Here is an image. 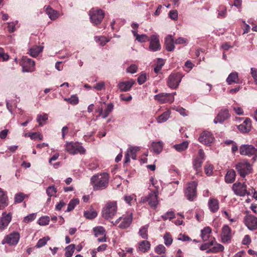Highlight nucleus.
Listing matches in <instances>:
<instances>
[{"instance_id":"f257e3e1","label":"nucleus","mask_w":257,"mask_h":257,"mask_svg":"<svg viewBox=\"0 0 257 257\" xmlns=\"http://www.w3.org/2000/svg\"><path fill=\"white\" fill-rule=\"evenodd\" d=\"M109 180V175L107 173L95 174L90 178V184L94 191H100L106 189Z\"/></svg>"},{"instance_id":"f03ea898","label":"nucleus","mask_w":257,"mask_h":257,"mask_svg":"<svg viewBox=\"0 0 257 257\" xmlns=\"http://www.w3.org/2000/svg\"><path fill=\"white\" fill-rule=\"evenodd\" d=\"M117 211V203L116 201H110L107 203L102 210L103 216L108 219L112 218Z\"/></svg>"},{"instance_id":"7ed1b4c3","label":"nucleus","mask_w":257,"mask_h":257,"mask_svg":"<svg viewBox=\"0 0 257 257\" xmlns=\"http://www.w3.org/2000/svg\"><path fill=\"white\" fill-rule=\"evenodd\" d=\"M235 169L241 177H245L247 175L251 173L252 167L246 160H243L236 164Z\"/></svg>"},{"instance_id":"20e7f679","label":"nucleus","mask_w":257,"mask_h":257,"mask_svg":"<svg viewBox=\"0 0 257 257\" xmlns=\"http://www.w3.org/2000/svg\"><path fill=\"white\" fill-rule=\"evenodd\" d=\"M65 150L71 155L85 154V149L78 143L67 142L65 144Z\"/></svg>"},{"instance_id":"39448f33","label":"nucleus","mask_w":257,"mask_h":257,"mask_svg":"<svg viewBox=\"0 0 257 257\" xmlns=\"http://www.w3.org/2000/svg\"><path fill=\"white\" fill-rule=\"evenodd\" d=\"M158 196V191L154 190L150 192L147 196L142 197L141 202L142 203L148 202L151 207L156 209L159 203Z\"/></svg>"},{"instance_id":"423d86ee","label":"nucleus","mask_w":257,"mask_h":257,"mask_svg":"<svg viewBox=\"0 0 257 257\" xmlns=\"http://www.w3.org/2000/svg\"><path fill=\"white\" fill-rule=\"evenodd\" d=\"M89 16L91 23L94 25H97L102 21L104 13L100 9L93 8L89 11Z\"/></svg>"},{"instance_id":"0eeeda50","label":"nucleus","mask_w":257,"mask_h":257,"mask_svg":"<svg viewBox=\"0 0 257 257\" xmlns=\"http://www.w3.org/2000/svg\"><path fill=\"white\" fill-rule=\"evenodd\" d=\"M197 186V182L195 181H192L188 183L187 187L185 190V196L190 201H193L196 197Z\"/></svg>"},{"instance_id":"6e6552de","label":"nucleus","mask_w":257,"mask_h":257,"mask_svg":"<svg viewBox=\"0 0 257 257\" xmlns=\"http://www.w3.org/2000/svg\"><path fill=\"white\" fill-rule=\"evenodd\" d=\"M21 65L24 72H33L35 69V63L34 61L27 57H23L22 59Z\"/></svg>"},{"instance_id":"1a4fd4ad","label":"nucleus","mask_w":257,"mask_h":257,"mask_svg":"<svg viewBox=\"0 0 257 257\" xmlns=\"http://www.w3.org/2000/svg\"><path fill=\"white\" fill-rule=\"evenodd\" d=\"M182 78V76L180 73L171 74L168 78V86L172 89L177 88L181 82Z\"/></svg>"},{"instance_id":"9d476101","label":"nucleus","mask_w":257,"mask_h":257,"mask_svg":"<svg viewBox=\"0 0 257 257\" xmlns=\"http://www.w3.org/2000/svg\"><path fill=\"white\" fill-rule=\"evenodd\" d=\"M20 237V235L18 232H13L5 237L2 240V243L3 244L7 243L10 245H16L18 244Z\"/></svg>"},{"instance_id":"9b49d317","label":"nucleus","mask_w":257,"mask_h":257,"mask_svg":"<svg viewBox=\"0 0 257 257\" xmlns=\"http://www.w3.org/2000/svg\"><path fill=\"white\" fill-rule=\"evenodd\" d=\"M232 188L234 194L237 196L243 197L246 194H250L247 192V186L244 184L236 182L233 185Z\"/></svg>"},{"instance_id":"f8f14e48","label":"nucleus","mask_w":257,"mask_h":257,"mask_svg":"<svg viewBox=\"0 0 257 257\" xmlns=\"http://www.w3.org/2000/svg\"><path fill=\"white\" fill-rule=\"evenodd\" d=\"M154 99L160 103H171L174 101L173 94L168 93H160L154 96Z\"/></svg>"},{"instance_id":"ddd939ff","label":"nucleus","mask_w":257,"mask_h":257,"mask_svg":"<svg viewBox=\"0 0 257 257\" xmlns=\"http://www.w3.org/2000/svg\"><path fill=\"white\" fill-rule=\"evenodd\" d=\"M239 153L241 155L251 156L256 154L257 150L252 145H242L239 147Z\"/></svg>"},{"instance_id":"4468645a","label":"nucleus","mask_w":257,"mask_h":257,"mask_svg":"<svg viewBox=\"0 0 257 257\" xmlns=\"http://www.w3.org/2000/svg\"><path fill=\"white\" fill-rule=\"evenodd\" d=\"M148 41H150L149 49L150 51L156 52L161 49V47L158 35H152Z\"/></svg>"},{"instance_id":"2eb2a0df","label":"nucleus","mask_w":257,"mask_h":257,"mask_svg":"<svg viewBox=\"0 0 257 257\" xmlns=\"http://www.w3.org/2000/svg\"><path fill=\"white\" fill-rule=\"evenodd\" d=\"M140 150V147L129 146L125 156L124 163H128L131 158L133 160L136 159V153Z\"/></svg>"},{"instance_id":"dca6fc26","label":"nucleus","mask_w":257,"mask_h":257,"mask_svg":"<svg viewBox=\"0 0 257 257\" xmlns=\"http://www.w3.org/2000/svg\"><path fill=\"white\" fill-rule=\"evenodd\" d=\"M244 223L250 230L257 229V218L252 215H247L244 218Z\"/></svg>"},{"instance_id":"f3484780","label":"nucleus","mask_w":257,"mask_h":257,"mask_svg":"<svg viewBox=\"0 0 257 257\" xmlns=\"http://www.w3.org/2000/svg\"><path fill=\"white\" fill-rule=\"evenodd\" d=\"M221 241L223 243H229L230 242L232 234L231 229L227 225H224L221 230Z\"/></svg>"},{"instance_id":"a211bd4d","label":"nucleus","mask_w":257,"mask_h":257,"mask_svg":"<svg viewBox=\"0 0 257 257\" xmlns=\"http://www.w3.org/2000/svg\"><path fill=\"white\" fill-rule=\"evenodd\" d=\"M199 141L206 145H210L214 141V137L209 132H202L198 138Z\"/></svg>"},{"instance_id":"6ab92c4d","label":"nucleus","mask_w":257,"mask_h":257,"mask_svg":"<svg viewBox=\"0 0 257 257\" xmlns=\"http://www.w3.org/2000/svg\"><path fill=\"white\" fill-rule=\"evenodd\" d=\"M12 220V213L3 212L0 217V229H5Z\"/></svg>"},{"instance_id":"aec40b11","label":"nucleus","mask_w":257,"mask_h":257,"mask_svg":"<svg viewBox=\"0 0 257 257\" xmlns=\"http://www.w3.org/2000/svg\"><path fill=\"white\" fill-rule=\"evenodd\" d=\"M230 116V115L228 109H222L214 118L213 121L215 123H222L225 120L229 118Z\"/></svg>"},{"instance_id":"412c9836","label":"nucleus","mask_w":257,"mask_h":257,"mask_svg":"<svg viewBox=\"0 0 257 257\" xmlns=\"http://www.w3.org/2000/svg\"><path fill=\"white\" fill-rule=\"evenodd\" d=\"M44 9L48 15L49 18L52 21H55L60 16L59 12L53 9L49 6H45Z\"/></svg>"},{"instance_id":"4be33fe9","label":"nucleus","mask_w":257,"mask_h":257,"mask_svg":"<svg viewBox=\"0 0 257 257\" xmlns=\"http://www.w3.org/2000/svg\"><path fill=\"white\" fill-rule=\"evenodd\" d=\"M135 82V81L133 79H130L125 81H121L118 83L117 87L120 91H128L132 87Z\"/></svg>"},{"instance_id":"5701e85b","label":"nucleus","mask_w":257,"mask_h":257,"mask_svg":"<svg viewBox=\"0 0 257 257\" xmlns=\"http://www.w3.org/2000/svg\"><path fill=\"white\" fill-rule=\"evenodd\" d=\"M121 217V222L118 225V227L120 229H125L128 227L133 220V214L131 213Z\"/></svg>"},{"instance_id":"b1692460","label":"nucleus","mask_w":257,"mask_h":257,"mask_svg":"<svg viewBox=\"0 0 257 257\" xmlns=\"http://www.w3.org/2000/svg\"><path fill=\"white\" fill-rule=\"evenodd\" d=\"M251 128V120L249 118H245L243 123L237 126V128L242 133H248Z\"/></svg>"},{"instance_id":"393cba45","label":"nucleus","mask_w":257,"mask_h":257,"mask_svg":"<svg viewBox=\"0 0 257 257\" xmlns=\"http://www.w3.org/2000/svg\"><path fill=\"white\" fill-rule=\"evenodd\" d=\"M93 231L94 235L96 237H98L100 235L102 236V237L98 238L97 240L98 242H105V230L104 228L102 226H97L93 228Z\"/></svg>"},{"instance_id":"a878e982","label":"nucleus","mask_w":257,"mask_h":257,"mask_svg":"<svg viewBox=\"0 0 257 257\" xmlns=\"http://www.w3.org/2000/svg\"><path fill=\"white\" fill-rule=\"evenodd\" d=\"M113 104L112 103H109L107 104L106 108L103 110L102 108H100L99 109V115L101 116V117L103 118H106L110 112H112V111L113 109Z\"/></svg>"},{"instance_id":"bb28decb","label":"nucleus","mask_w":257,"mask_h":257,"mask_svg":"<svg viewBox=\"0 0 257 257\" xmlns=\"http://www.w3.org/2000/svg\"><path fill=\"white\" fill-rule=\"evenodd\" d=\"M175 41L171 35L167 36L165 38V45L166 50L171 52L175 49Z\"/></svg>"},{"instance_id":"cd10ccee","label":"nucleus","mask_w":257,"mask_h":257,"mask_svg":"<svg viewBox=\"0 0 257 257\" xmlns=\"http://www.w3.org/2000/svg\"><path fill=\"white\" fill-rule=\"evenodd\" d=\"M208 205L210 211L213 213L216 212L219 209V201L216 198H210Z\"/></svg>"},{"instance_id":"c85d7f7f","label":"nucleus","mask_w":257,"mask_h":257,"mask_svg":"<svg viewBox=\"0 0 257 257\" xmlns=\"http://www.w3.org/2000/svg\"><path fill=\"white\" fill-rule=\"evenodd\" d=\"M226 82L228 85L232 83H239L238 73L236 72L231 73L226 79Z\"/></svg>"},{"instance_id":"c756f323","label":"nucleus","mask_w":257,"mask_h":257,"mask_svg":"<svg viewBox=\"0 0 257 257\" xmlns=\"http://www.w3.org/2000/svg\"><path fill=\"white\" fill-rule=\"evenodd\" d=\"M44 47L42 46H34L29 49V54L33 57H36L42 52Z\"/></svg>"},{"instance_id":"7c9ffc66","label":"nucleus","mask_w":257,"mask_h":257,"mask_svg":"<svg viewBox=\"0 0 257 257\" xmlns=\"http://www.w3.org/2000/svg\"><path fill=\"white\" fill-rule=\"evenodd\" d=\"M235 171L233 169H229L225 176V181L227 183H232L235 180Z\"/></svg>"},{"instance_id":"2f4dec72","label":"nucleus","mask_w":257,"mask_h":257,"mask_svg":"<svg viewBox=\"0 0 257 257\" xmlns=\"http://www.w3.org/2000/svg\"><path fill=\"white\" fill-rule=\"evenodd\" d=\"M163 147V143L161 141L157 142H153L152 143L151 148L153 151L157 154H160L162 152Z\"/></svg>"},{"instance_id":"473e14b6","label":"nucleus","mask_w":257,"mask_h":257,"mask_svg":"<svg viewBox=\"0 0 257 257\" xmlns=\"http://www.w3.org/2000/svg\"><path fill=\"white\" fill-rule=\"evenodd\" d=\"M171 112L169 110L163 112L161 115L157 117V121L159 123L166 122L170 117Z\"/></svg>"},{"instance_id":"72a5a7b5","label":"nucleus","mask_w":257,"mask_h":257,"mask_svg":"<svg viewBox=\"0 0 257 257\" xmlns=\"http://www.w3.org/2000/svg\"><path fill=\"white\" fill-rule=\"evenodd\" d=\"M151 244L147 240H143L139 243V249L140 251L145 252L150 248Z\"/></svg>"},{"instance_id":"f704fd0d","label":"nucleus","mask_w":257,"mask_h":257,"mask_svg":"<svg viewBox=\"0 0 257 257\" xmlns=\"http://www.w3.org/2000/svg\"><path fill=\"white\" fill-rule=\"evenodd\" d=\"M189 143L187 141H184L181 143L176 144L173 148L178 152H181L185 151L188 147Z\"/></svg>"},{"instance_id":"c9c22d12","label":"nucleus","mask_w":257,"mask_h":257,"mask_svg":"<svg viewBox=\"0 0 257 257\" xmlns=\"http://www.w3.org/2000/svg\"><path fill=\"white\" fill-rule=\"evenodd\" d=\"M223 249L224 246L222 244L216 242L213 247L207 250L206 252L207 253H217L223 251Z\"/></svg>"},{"instance_id":"e433bc0d","label":"nucleus","mask_w":257,"mask_h":257,"mask_svg":"<svg viewBox=\"0 0 257 257\" xmlns=\"http://www.w3.org/2000/svg\"><path fill=\"white\" fill-rule=\"evenodd\" d=\"M48 119V115L46 113L38 114L37 116V122L40 126H43L45 124V122Z\"/></svg>"},{"instance_id":"4c0bfd02","label":"nucleus","mask_w":257,"mask_h":257,"mask_svg":"<svg viewBox=\"0 0 257 257\" xmlns=\"http://www.w3.org/2000/svg\"><path fill=\"white\" fill-rule=\"evenodd\" d=\"M211 232V229L210 227H206L201 230V236L204 241L207 240L209 237V234Z\"/></svg>"},{"instance_id":"58836bf2","label":"nucleus","mask_w":257,"mask_h":257,"mask_svg":"<svg viewBox=\"0 0 257 257\" xmlns=\"http://www.w3.org/2000/svg\"><path fill=\"white\" fill-rule=\"evenodd\" d=\"M149 225L147 224L142 226L139 230V234L140 236L143 239H147L148 238V229Z\"/></svg>"},{"instance_id":"ea45409f","label":"nucleus","mask_w":257,"mask_h":257,"mask_svg":"<svg viewBox=\"0 0 257 257\" xmlns=\"http://www.w3.org/2000/svg\"><path fill=\"white\" fill-rule=\"evenodd\" d=\"M94 40L96 43H99V45L103 46L106 43L110 41L109 39H107L103 36H95Z\"/></svg>"},{"instance_id":"a19ab883","label":"nucleus","mask_w":257,"mask_h":257,"mask_svg":"<svg viewBox=\"0 0 257 257\" xmlns=\"http://www.w3.org/2000/svg\"><path fill=\"white\" fill-rule=\"evenodd\" d=\"M8 197L6 193L0 188V204L7 206Z\"/></svg>"},{"instance_id":"79ce46f5","label":"nucleus","mask_w":257,"mask_h":257,"mask_svg":"<svg viewBox=\"0 0 257 257\" xmlns=\"http://www.w3.org/2000/svg\"><path fill=\"white\" fill-rule=\"evenodd\" d=\"M203 162V160L196 158L193 161V168L197 173H198L200 171Z\"/></svg>"},{"instance_id":"37998d69","label":"nucleus","mask_w":257,"mask_h":257,"mask_svg":"<svg viewBox=\"0 0 257 257\" xmlns=\"http://www.w3.org/2000/svg\"><path fill=\"white\" fill-rule=\"evenodd\" d=\"M75 248V246L73 244H71L68 246H67L65 248V255L66 257H71L73 255V253L74 251Z\"/></svg>"},{"instance_id":"c03bdc74","label":"nucleus","mask_w":257,"mask_h":257,"mask_svg":"<svg viewBox=\"0 0 257 257\" xmlns=\"http://www.w3.org/2000/svg\"><path fill=\"white\" fill-rule=\"evenodd\" d=\"M56 193L57 189L54 185L48 187L46 189V193L50 197L55 196Z\"/></svg>"},{"instance_id":"a18cd8bd","label":"nucleus","mask_w":257,"mask_h":257,"mask_svg":"<svg viewBox=\"0 0 257 257\" xmlns=\"http://www.w3.org/2000/svg\"><path fill=\"white\" fill-rule=\"evenodd\" d=\"M79 201L78 199H74L71 200L68 204L66 211L69 212L72 210L76 205L78 204Z\"/></svg>"},{"instance_id":"49530a36","label":"nucleus","mask_w":257,"mask_h":257,"mask_svg":"<svg viewBox=\"0 0 257 257\" xmlns=\"http://www.w3.org/2000/svg\"><path fill=\"white\" fill-rule=\"evenodd\" d=\"M163 238L164 240V243L166 245L170 246L172 243L173 238L169 233L166 232L164 235Z\"/></svg>"},{"instance_id":"de8ad7c7","label":"nucleus","mask_w":257,"mask_h":257,"mask_svg":"<svg viewBox=\"0 0 257 257\" xmlns=\"http://www.w3.org/2000/svg\"><path fill=\"white\" fill-rule=\"evenodd\" d=\"M97 214L94 210L86 211L84 212V216L87 219H92L96 217Z\"/></svg>"},{"instance_id":"09e8293b","label":"nucleus","mask_w":257,"mask_h":257,"mask_svg":"<svg viewBox=\"0 0 257 257\" xmlns=\"http://www.w3.org/2000/svg\"><path fill=\"white\" fill-rule=\"evenodd\" d=\"M64 100L68 102L70 104H74V105L77 104L79 101L78 97L75 95H72L69 98H64Z\"/></svg>"},{"instance_id":"8fccbe9b","label":"nucleus","mask_w":257,"mask_h":257,"mask_svg":"<svg viewBox=\"0 0 257 257\" xmlns=\"http://www.w3.org/2000/svg\"><path fill=\"white\" fill-rule=\"evenodd\" d=\"M50 221L49 217L44 216L40 217L38 220V223L40 225H46L49 224Z\"/></svg>"},{"instance_id":"3c124183","label":"nucleus","mask_w":257,"mask_h":257,"mask_svg":"<svg viewBox=\"0 0 257 257\" xmlns=\"http://www.w3.org/2000/svg\"><path fill=\"white\" fill-rule=\"evenodd\" d=\"M49 237L48 236L44 237L40 239L37 242L36 246L38 248H40L44 246L47 243V241L49 240Z\"/></svg>"},{"instance_id":"603ef678","label":"nucleus","mask_w":257,"mask_h":257,"mask_svg":"<svg viewBox=\"0 0 257 257\" xmlns=\"http://www.w3.org/2000/svg\"><path fill=\"white\" fill-rule=\"evenodd\" d=\"M164 64V62L163 59H159L157 62V64L154 68V72L156 73H158L162 69V66Z\"/></svg>"},{"instance_id":"864d4df0","label":"nucleus","mask_w":257,"mask_h":257,"mask_svg":"<svg viewBox=\"0 0 257 257\" xmlns=\"http://www.w3.org/2000/svg\"><path fill=\"white\" fill-rule=\"evenodd\" d=\"M26 196V195L23 193H19L16 194L15 196V203H20L22 202Z\"/></svg>"},{"instance_id":"5fc2aeb1","label":"nucleus","mask_w":257,"mask_h":257,"mask_svg":"<svg viewBox=\"0 0 257 257\" xmlns=\"http://www.w3.org/2000/svg\"><path fill=\"white\" fill-rule=\"evenodd\" d=\"M138 67L136 64H132L126 69V72L128 73L134 74L138 71Z\"/></svg>"},{"instance_id":"6e6d98bb","label":"nucleus","mask_w":257,"mask_h":257,"mask_svg":"<svg viewBox=\"0 0 257 257\" xmlns=\"http://www.w3.org/2000/svg\"><path fill=\"white\" fill-rule=\"evenodd\" d=\"M137 80L140 85L144 84L147 80L146 73L142 72L138 77Z\"/></svg>"},{"instance_id":"4d7b16f0","label":"nucleus","mask_w":257,"mask_h":257,"mask_svg":"<svg viewBox=\"0 0 257 257\" xmlns=\"http://www.w3.org/2000/svg\"><path fill=\"white\" fill-rule=\"evenodd\" d=\"M162 218L164 220H166L167 219L171 220L175 217V214L173 211H168L165 213L164 215H162Z\"/></svg>"},{"instance_id":"13d9d810","label":"nucleus","mask_w":257,"mask_h":257,"mask_svg":"<svg viewBox=\"0 0 257 257\" xmlns=\"http://www.w3.org/2000/svg\"><path fill=\"white\" fill-rule=\"evenodd\" d=\"M226 14V9L225 7L221 6L218 10V17H224Z\"/></svg>"},{"instance_id":"bf43d9fd","label":"nucleus","mask_w":257,"mask_h":257,"mask_svg":"<svg viewBox=\"0 0 257 257\" xmlns=\"http://www.w3.org/2000/svg\"><path fill=\"white\" fill-rule=\"evenodd\" d=\"M136 39L138 42L140 43L145 42L148 41L149 39L148 36L145 34L137 35Z\"/></svg>"},{"instance_id":"052dcab7","label":"nucleus","mask_w":257,"mask_h":257,"mask_svg":"<svg viewBox=\"0 0 257 257\" xmlns=\"http://www.w3.org/2000/svg\"><path fill=\"white\" fill-rule=\"evenodd\" d=\"M93 88L96 89L98 91H100L101 90L105 89V83L103 81H100L96 84L93 87Z\"/></svg>"},{"instance_id":"680f3d73","label":"nucleus","mask_w":257,"mask_h":257,"mask_svg":"<svg viewBox=\"0 0 257 257\" xmlns=\"http://www.w3.org/2000/svg\"><path fill=\"white\" fill-rule=\"evenodd\" d=\"M155 250L158 254L164 253L166 251V248L163 244H159L156 247Z\"/></svg>"},{"instance_id":"e2e57ef3","label":"nucleus","mask_w":257,"mask_h":257,"mask_svg":"<svg viewBox=\"0 0 257 257\" xmlns=\"http://www.w3.org/2000/svg\"><path fill=\"white\" fill-rule=\"evenodd\" d=\"M36 214L32 213L25 217L24 218V221L26 223H28L34 220L36 218Z\"/></svg>"},{"instance_id":"0e129e2a","label":"nucleus","mask_w":257,"mask_h":257,"mask_svg":"<svg viewBox=\"0 0 257 257\" xmlns=\"http://www.w3.org/2000/svg\"><path fill=\"white\" fill-rule=\"evenodd\" d=\"M169 16L170 19L176 21L178 19V13L177 10H171L170 11Z\"/></svg>"},{"instance_id":"69168bd1","label":"nucleus","mask_w":257,"mask_h":257,"mask_svg":"<svg viewBox=\"0 0 257 257\" xmlns=\"http://www.w3.org/2000/svg\"><path fill=\"white\" fill-rule=\"evenodd\" d=\"M29 136L32 140H36L38 139L40 140H42L43 139V136L40 133H33L30 134Z\"/></svg>"},{"instance_id":"338daca9","label":"nucleus","mask_w":257,"mask_h":257,"mask_svg":"<svg viewBox=\"0 0 257 257\" xmlns=\"http://www.w3.org/2000/svg\"><path fill=\"white\" fill-rule=\"evenodd\" d=\"M188 43V40L186 38L183 37H179L175 40V44H187Z\"/></svg>"},{"instance_id":"774afa93","label":"nucleus","mask_w":257,"mask_h":257,"mask_svg":"<svg viewBox=\"0 0 257 257\" xmlns=\"http://www.w3.org/2000/svg\"><path fill=\"white\" fill-rule=\"evenodd\" d=\"M250 74L253 78L254 83L257 85V68H251Z\"/></svg>"}]
</instances>
